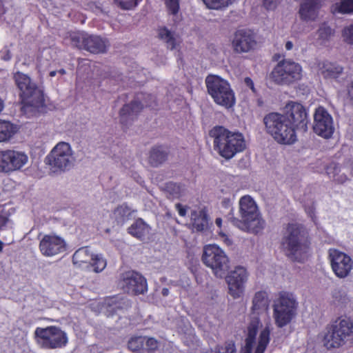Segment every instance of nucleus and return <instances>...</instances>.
<instances>
[{"label":"nucleus","instance_id":"f257e3e1","mask_svg":"<svg viewBox=\"0 0 353 353\" xmlns=\"http://www.w3.org/2000/svg\"><path fill=\"white\" fill-rule=\"evenodd\" d=\"M239 216L234 217L232 209L228 214V220L241 230L257 234L265 226V221L261 218L256 202L249 195L242 196L239 202Z\"/></svg>","mask_w":353,"mask_h":353},{"label":"nucleus","instance_id":"f03ea898","mask_svg":"<svg viewBox=\"0 0 353 353\" xmlns=\"http://www.w3.org/2000/svg\"><path fill=\"white\" fill-rule=\"evenodd\" d=\"M308 234L305 228L297 223H290L282 239L285 255L292 261L301 262L310 249Z\"/></svg>","mask_w":353,"mask_h":353},{"label":"nucleus","instance_id":"7ed1b4c3","mask_svg":"<svg viewBox=\"0 0 353 353\" xmlns=\"http://www.w3.org/2000/svg\"><path fill=\"white\" fill-rule=\"evenodd\" d=\"M209 134L214 139V150L226 159H232L245 149V140L243 134L239 132H231L223 126H215Z\"/></svg>","mask_w":353,"mask_h":353},{"label":"nucleus","instance_id":"20e7f679","mask_svg":"<svg viewBox=\"0 0 353 353\" xmlns=\"http://www.w3.org/2000/svg\"><path fill=\"white\" fill-rule=\"evenodd\" d=\"M14 80L21 98L23 112L28 115H35L44 106L43 94L27 74L17 72Z\"/></svg>","mask_w":353,"mask_h":353},{"label":"nucleus","instance_id":"39448f33","mask_svg":"<svg viewBox=\"0 0 353 353\" xmlns=\"http://www.w3.org/2000/svg\"><path fill=\"white\" fill-rule=\"evenodd\" d=\"M353 334V321L346 316L337 318L328 325L323 336L327 349L339 348L346 343Z\"/></svg>","mask_w":353,"mask_h":353},{"label":"nucleus","instance_id":"423d86ee","mask_svg":"<svg viewBox=\"0 0 353 353\" xmlns=\"http://www.w3.org/2000/svg\"><path fill=\"white\" fill-rule=\"evenodd\" d=\"M263 121L267 132L279 143L292 144L296 141V132L283 114L271 112Z\"/></svg>","mask_w":353,"mask_h":353},{"label":"nucleus","instance_id":"0eeeda50","mask_svg":"<svg viewBox=\"0 0 353 353\" xmlns=\"http://www.w3.org/2000/svg\"><path fill=\"white\" fill-rule=\"evenodd\" d=\"M299 303L294 294L288 292H281L274 301L273 318L279 327L288 325L296 316Z\"/></svg>","mask_w":353,"mask_h":353},{"label":"nucleus","instance_id":"6e6552de","mask_svg":"<svg viewBox=\"0 0 353 353\" xmlns=\"http://www.w3.org/2000/svg\"><path fill=\"white\" fill-rule=\"evenodd\" d=\"M76 161L74 152L70 143L59 142L46 158V163L52 172L61 173L70 170Z\"/></svg>","mask_w":353,"mask_h":353},{"label":"nucleus","instance_id":"1a4fd4ad","mask_svg":"<svg viewBox=\"0 0 353 353\" xmlns=\"http://www.w3.org/2000/svg\"><path fill=\"white\" fill-rule=\"evenodd\" d=\"M205 81L208 92L216 104L226 108L235 104L234 92L228 81L217 75L210 74Z\"/></svg>","mask_w":353,"mask_h":353},{"label":"nucleus","instance_id":"9d476101","mask_svg":"<svg viewBox=\"0 0 353 353\" xmlns=\"http://www.w3.org/2000/svg\"><path fill=\"white\" fill-rule=\"evenodd\" d=\"M302 66L291 59L280 61L270 73L271 80L280 85H288L301 79Z\"/></svg>","mask_w":353,"mask_h":353},{"label":"nucleus","instance_id":"9b49d317","mask_svg":"<svg viewBox=\"0 0 353 353\" xmlns=\"http://www.w3.org/2000/svg\"><path fill=\"white\" fill-rule=\"evenodd\" d=\"M202 261L217 278H223L230 268L228 256L215 244H209L203 248Z\"/></svg>","mask_w":353,"mask_h":353},{"label":"nucleus","instance_id":"f8f14e48","mask_svg":"<svg viewBox=\"0 0 353 353\" xmlns=\"http://www.w3.org/2000/svg\"><path fill=\"white\" fill-rule=\"evenodd\" d=\"M34 334L37 343L45 349L62 348L68 342L67 334L57 326L38 327Z\"/></svg>","mask_w":353,"mask_h":353},{"label":"nucleus","instance_id":"ddd939ff","mask_svg":"<svg viewBox=\"0 0 353 353\" xmlns=\"http://www.w3.org/2000/svg\"><path fill=\"white\" fill-rule=\"evenodd\" d=\"M71 43L78 48L84 49L94 54L103 53L108 48L106 39L97 35H90L85 32L72 34Z\"/></svg>","mask_w":353,"mask_h":353},{"label":"nucleus","instance_id":"4468645a","mask_svg":"<svg viewBox=\"0 0 353 353\" xmlns=\"http://www.w3.org/2000/svg\"><path fill=\"white\" fill-rule=\"evenodd\" d=\"M294 130L306 132L309 119L305 107L297 102L290 101L284 108V114Z\"/></svg>","mask_w":353,"mask_h":353},{"label":"nucleus","instance_id":"2eb2a0df","mask_svg":"<svg viewBox=\"0 0 353 353\" xmlns=\"http://www.w3.org/2000/svg\"><path fill=\"white\" fill-rule=\"evenodd\" d=\"M28 161L23 152L14 150H0V172L8 174L20 170Z\"/></svg>","mask_w":353,"mask_h":353},{"label":"nucleus","instance_id":"dca6fc26","mask_svg":"<svg viewBox=\"0 0 353 353\" xmlns=\"http://www.w3.org/2000/svg\"><path fill=\"white\" fill-rule=\"evenodd\" d=\"M329 259L335 275L341 279L347 277L353 268V261L350 256L336 249L329 250Z\"/></svg>","mask_w":353,"mask_h":353},{"label":"nucleus","instance_id":"f3484780","mask_svg":"<svg viewBox=\"0 0 353 353\" xmlns=\"http://www.w3.org/2000/svg\"><path fill=\"white\" fill-rule=\"evenodd\" d=\"M313 130L325 139L330 138L334 132L333 119L323 107H319L315 110Z\"/></svg>","mask_w":353,"mask_h":353},{"label":"nucleus","instance_id":"a211bd4d","mask_svg":"<svg viewBox=\"0 0 353 353\" xmlns=\"http://www.w3.org/2000/svg\"><path fill=\"white\" fill-rule=\"evenodd\" d=\"M120 285L125 292L133 295L143 294L148 290L146 279L134 271L124 272Z\"/></svg>","mask_w":353,"mask_h":353},{"label":"nucleus","instance_id":"6ab92c4d","mask_svg":"<svg viewBox=\"0 0 353 353\" xmlns=\"http://www.w3.org/2000/svg\"><path fill=\"white\" fill-rule=\"evenodd\" d=\"M224 277L228 285L230 294L234 299L239 298L243 294L244 285L248 278L247 270L243 266H236Z\"/></svg>","mask_w":353,"mask_h":353},{"label":"nucleus","instance_id":"aec40b11","mask_svg":"<svg viewBox=\"0 0 353 353\" xmlns=\"http://www.w3.org/2000/svg\"><path fill=\"white\" fill-rule=\"evenodd\" d=\"M257 42L254 34L250 30H239L232 39V48L237 54L248 53L255 49Z\"/></svg>","mask_w":353,"mask_h":353},{"label":"nucleus","instance_id":"412c9836","mask_svg":"<svg viewBox=\"0 0 353 353\" xmlns=\"http://www.w3.org/2000/svg\"><path fill=\"white\" fill-rule=\"evenodd\" d=\"M64 239L54 234H45L40 241L39 250L46 256H53L65 250Z\"/></svg>","mask_w":353,"mask_h":353},{"label":"nucleus","instance_id":"4be33fe9","mask_svg":"<svg viewBox=\"0 0 353 353\" xmlns=\"http://www.w3.org/2000/svg\"><path fill=\"white\" fill-rule=\"evenodd\" d=\"M317 74L325 79H337L343 71L341 65L328 61H319L316 64Z\"/></svg>","mask_w":353,"mask_h":353},{"label":"nucleus","instance_id":"5701e85b","mask_svg":"<svg viewBox=\"0 0 353 353\" xmlns=\"http://www.w3.org/2000/svg\"><path fill=\"white\" fill-rule=\"evenodd\" d=\"M322 0H304L301 4L299 14L304 21H314L316 19L321 6Z\"/></svg>","mask_w":353,"mask_h":353},{"label":"nucleus","instance_id":"b1692460","mask_svg":"<svg viewBox=\"0 0 353 353\" xmlns=\"http://www.w3.org/2000/svg\"><path fill=\"white\" fill-rule=\"evenodd\" d=\"M261 325L259 318L254 316L252 318L248 327V335L245 340V345L241 347L239 353H252L255 345L256 335L258 328Z\"/></svg>","mask_w":353,"mask_h":353},{"label":"nucleus","instance_id":"393cba45","mask_svg":"<svg viewBox=\"0 0 353 353\" xmlns=\"http://www.w3.org/2000/svg\"><path fill=\"white\" fill-rule=\"evenodd\" d=\"M143 105L137 100L123 106L119 112L120 121L123 124L128 125L142 110Z\"/></svg>","mask_w":353,"mask_h":353},{"label":"nucleus","instance_id":"a878e982","mask_svg":"<svg viewBox=\"0 0 353 353\" xmlns=\"http://www.w3.org/2000/svg\"><path fill=\"white\" fill-rule=\"evenodd\" d=\"M158 37L170 50L176 49L180 43V39L175 31L168 29L166 26L158 28Z\"/></svg>","mask_w":353,"mask_h":353},{"label":"nucleus","instance_id":"bb28decb","mask_svg":"<svg viewBox=\"0 0 353 353\" xmlns=\"http://www.w3.org/2000/svg\"><path fill=\"white\" fill-rule=\"evenodd\" d=\"M94 254L90 247L85 246L78 249L72 255V262L74 265L78 267H82L85 264L87 267L90 266V261Z\"/></svg>","mask_w":353,"mask_h":353},{"label":"nucleus","instance_id":"cd10ccee","mask_svg":"<svg viewBox=\"0 0 353 353\" xmlns=\"http://www.w3.org/2000/svg\"><path fill=\"white\" fill-rule=\"evenodd\" d=\"M132 236L143 240L150 234V227L143 219H138L128 229Z\"/></svg>","mask_w":353,"mask_h":353},{"label":"nucleus","instance_id":"c85d7f7f","mask_svg":"<svg viewBox=\"0 0 353 353\" xmlns=\"http://www.w3.org/2000/svg\"><path fill=\"white\" fill-rule=\"evenodd\" d=\"M193 229L198 232H203L208 228V216L205 211H193L191 213Z\"/></svg>","mask_w":353,"mask_h":353},{"label":"nucleus","instance_id":"c756f323","mask_svg":"<svg viewBox=\"0 0 353 353\" xmlns=\"http://www.w3.org/2000/svg\"><path fill=\"white\" fill-rule=\"evenodd\" d=\"M17 131V125L10 121H0V143L9 141Z\"/></svg>","mask_w":353,"mask_h":353},{"label":"nucleus","instance_id":"7c9ffc66","mask_svg":"<svg viewBox=\"0 0 353 353\" xmlns=\"http://www.w3.org/2000/svg\"><path fill=\"white\" fill-rule=\"evenodd\" d=\"M168 157V151L162 146L153 148L149 156V163L154 167H157L163 163Z\"/></svg>","mask_w":353,"mask_h":353},{"label":"nucleus","instance_id":"2f4dec72","mask_svg":"<svg viewBox=\"0 0 353 353\" xmlns=\"http://www.w3.org/2000/svg\"><path fill=\"white\" fill-rule=\"evenodd\" d=\"M268 305L269 299L266 292H256L252 299V310L259 314L260 310H267Z\"/></svg>","mask_w":353,"mask_h":353},{"label":"nucleus","instance_id":"473e14b6","mask_svg":"<svg viewBox=\"0 0 353 353\" xmlns=\"http://www.w3.org/2000/svg\"><path fill=\"white\" fill-rule=\"evenodd\" d=\"M165 190L168 196L171 199H179L185 193V187L181 183L169 182L165 184Z\"/></svg>","mask_w":353,"mask_h":353},{"label":"nucleus","instance_id":"72a5a7b5","mask_svg":"<svg viewBox=\"0 0 353 353\" xmlns=\"http://www.w3.org/2000/svg\"><path fill=\"white\" fill-rule=\"evenodd\" d=\"M131 209L125 204L117 207L113 212V216L115 219L117 225H122L131 215Z\"/></svg>","mask_w":353,"mask_h":353},{"label":"nucleus","instance_id":"f704fd0d","mask_svg":"<svg viewBox=\"0 0 353 353\" xmlns=\"http://www.w3.org/2000/svg\"><path fill=\"white\" fill-rule=\"evenodd\" d=\"M341 168L336 163H331L327 168V173L330 178L333 179L338 183H343L347 179L344 172L341 173Z\"/></svg>","mask_w":353,"mask_h":353},{"label":"nucleus","instance_id":"c9c22d12","mask_svg":"<svg viewBox=\"0 0 353 353\" xmlns=\"http://www.w3.org/2000/svg\"><path fill=\"white\" fill-rule=\"evenodd\" d=\"M334 13L352 14L353 13V0H341L336 3L332 6Z\"/></svg>","mask_w":353,"mask_h":353},{"label":"nucleus","instance_id":"e433bc0d","mask_svg":"<svg viewBox=\"0 0 353 353\" xmlns=\"http://www.w3.org/2000/svg\"><path fill=\"white\" fill-rule=\"evenodd\" d=\"M270 331L268 327H265L261 331L254 353H264L270 342Z\"/></svg>","mask_w":353,"mask_h":353},{"label":"nucleus","instance_id":"4c0bfd02","mask_svg":"<svg viewBox=\"0 0 353 353\" xmlns=\"http://www.w3.org/2000/svg\"><path fill=\"white\" fill-rule=\"evenodd\" d=\"M107 262L105 259L101 254H96L93 255V257L90 261V266L94 268L95 272H102L106 267Z\"/></svg>","mask_w":353,"mask_h":353},{"label":"nucleus","instance_id":"58836bf2","mask_svg":"<svg viewBox=\"0 0 353 353\" xmlns=\"http://www.w3.org/2000/svg\"><path fill=\"white\" fill-rule=\"evenodd\" d=\"M210 9L220 10L231 5L234 0H203Z\"/></svg>","mask_w":353,"mask_h":353},{"label":"nucleus","instance_id":"ea45409f","mask_svg":"<svg viewBox=\"0 0 353 353\" xmlns=\"http://www.w3.org/2000/svg\"><path fill=\"white\" fill-rule=\"evenodd\" d=\"M211 353H236V348L234 341L225 342L222 345H218Z\"/></svg>","mask_w":353,"mask_h":353},{"label":"nucleus","instance_id":"a19ab883","mask_svg":"<svg viewBox=\"0 0 353 353\" xmlns=\"http://www.w3.org/2000/svg\"><path fill=\"white\" fill-rule=\"evenodd\" d=\"M145 336H137L131 338L128 343L129 350L137 352L143 350Z\"/></svg>","mask_w":353,"mask_h":353},{"label":"nucleus","instance_id":"79ce46f5","mask_svg":"<svg viewBox=\"0 0 353 353\" xmlns=\"http://www.w3.org/2000/svg\"><path fill=\"white\" fill-rule=\"evenodd\" d=\"M144 341L143 350L148 352H153L159 347V342L154 338L145 336Z\"/></svg>","mask_w":353,"mask_h":353},{"label":"nucleus","instance_id":"37998d69","mask_svg":"<svg viewBox=\"0 0 353 353\" xmlns=\"http://www.w3.org/2000/svg\"><path fill=\"white\" fill-rule=\"evenodd\" d=\"M168 13L176 16L179 11V0H163Z\"/></svg>","mask_w":353,"mask_h":353},{"label":"nucleus","instance_id":"c03bdc74","mask_svg":"<svg viewBox=\"0 0 353 353\" xmlns=\"http://www.w3.org/2000/svg\"><path fill=\"white\" fill-rule=\"evenodd\" d=\"M319 37L325 41L327 40L329 37L332 34V30L330 27L325 24H323L318 30Z\"/></svg>","mask_w":353,"mask_h":353},{"label":"nucleus","instance_id":"a18cd8bd","mask_svg":"<svg viewBox=\"0 0 353 353\" xmlns=\"http://www.w3.org/2000/svg\"><path fill=\"white\" fill-rule=\"evenodd\" d=\"M343 37L347 43L353 44V23L343 30Z\"/></svg>","mask_w":353,"mask_h":353},{"label":"nucleus","instance_id":"49530a36","mask_svg":"<svg viewBox=\"0 0 353 353\" xmlns=\"http://www.w3.org/2000/svg\"><path fill=\"white\" fill-rule=\"evenodd\" d=\"M305 210L308 216L312 219L313 221H315V215L314 211L315 208L314 206V203H311L309 205H305Z\"/></svg>","mask_w":353,"mask_h":353},{"label":"nucleus","instance_id":"de8ad7c7","mask_svg":"<svg viewBox=\"0 0 353 353\" xmlns=\"http://www.w3.org/2000/svg\"><path fill=\"white\" fill-rule=\"evenodd\" d=\"M279 0H263V5L268 10H273L278 5Z\"/></svg>","mask_w":353,"mask_h":353},{"label":"nucleus","instance_id":"09e8293b","mask_svg":"<svg viewBox=\"0 0 353 353\" xmlns=\"http://www.w3.org/2000/svg\"><path fill=\"white\" fill-rule=\"evenodd\" d=\"M175 208L181 216H185L186 215L188 209L186 206H183L181 203H176L175 205Z\"/></svg>","mask_w":353,"mask_h":353},{"label":"nucleus","instance_id":"8fccbe9b","mask_svg":"<svg viewBox=\"0 0 353 353\" xmlns=\"http://www.w3.org/2000/svg\"><path fill=\"white\" fill-rule=\"evenodd\" d=\"M245 85L249 87L253 92H255V88L252 80L250 77H246L244 79Z\"/></svg>","mask_w":353,"mask_h":353},{"label":"nucleus","instance_id":"3c124183","mask_svg":"<svg viewBox=\"0 0 353 353\" xmlns=\"http://www.w3.org/2000/svg\"><path fill=\"white\" fill-rule=\"evenodd\" d=\"M8 221V219L0 214V230H3Z\"/></svg>","mask_w":353,"mask_h":353},{"label":"nucleus","instance_id":"603ef678","mask_svg":"<svg viewBox=\"0 0 353 353\" xmlns=\"http://www.w3.org/2000/svg\"><path fill=\"white\" fill-rule=\"evenodd\" d=\"M348 95L353 102V81L351 83L349 88H348Z\"/></svg>","mask_w":353,"mask_h":353},{"label":"nucleus","instance_id":"864d4df0","mask_svg":"<svg viewBox=\"0 0 353 353\" xmlns=\"http://www.w3.org/2000/svg\"><path fill=\"white\" fill-rule=\"evenodd\" d=\"M293 43L290 41H288L285 43V48L286 50H291L293 48Z\"/></svg>","mask_w":353,"mask_h":353},{"label":"nucleus","instance_id":"5fc2aeb1","mask_svg":"<svg viewBox=\"0 0 353 353\" xmlns=\"http://www.w3.org/2000/svg\"><path fill=\"white\" fill-rule=\"evenodd\" d=\"M11 58H12V54H11L9 50H7L6 54L3 56V60L9 61L11 59Z\"/></svg>","mask_w":353,"mask_h":353},{"label":"nucleus","instance_id":"6e6d98bb","mask_svg":"<svg viewBox=\"0 0 353 353\" xmlns=\"http://www.w3.org/2000/svg\"><path fill=\"white\" fill-rule=\"evenodd\" d=\"M215 223L218 227L221 228L222 225V219L221 218H216L215 220Z\"/></svg>","mask_w":353,"mask_h":353},{"label":"nucleus","instance_id":"4d7b16f0","mask_svg":"<svg viewBox=\"0 0 353 353\" xmlns=\"http://www.w3.org/2000/svg\"><path fill=\"white\" fill-rule=\"evenodd\" d=\"M161 293L164 296H166L169 294V290L168 288H163Z\"/></svg>","mask_w":353,"mask_h":353},{"label":"nucleus","instance_id":"13d9d810","mask_svg":"<svg viewBox=\"0 0 353 353\" xmlns=\"http://www.w3.org/2000/svg\"><path fill=\"white\" fill-rule=\"evenodd\" d=\"M57 73L60 76H62L65 74V70L64 69H60V70H57Z\"/></svg>","mask_w":353,"mask_h":353},{"label":"nucleus","instance_id":"bf43d9fd","mask_svg":"<svg viewBox=\"0 0 353 353\" xmlns=\"http://www.w3.org/2000/svg\"><path fill=\"white\" fill-rule=\"evenodd\" d=\"M57 74H58V73H57V70H52V71H51V72H50V74H50V76L51 77H55Z\"/></svg>","mask_w":353,"mask_h":353},{"label":"nucleus","instance_id":"052dcab7","mask_svg":"<svg viewBox=\"0 0 353 353\" xmlns=\"http://www.w3.org/2000/svg\"><path fill=\"white\" fill-rule=\"evenodd\" d=\"M3 248V243L0 240V252H2Z\"/></svg>","mask_w":353,"mask_h":353},{"label":"nucleus","instance_id":"680f3d73","mask_svg":"<svg viewBox=\"0 0 353 353\" xmlns=\"http://www.w3.org/2000/svg\"><path fill=\"white\" fill-rule=\"evenodd\" d=\"M145 105H147V106H152V102H147V101H145Z\"/></svg>","mask_w":353,"mask_h":353},{"label":"nucleus","instance_id":"e2e57ef3","mask_svg":"<svg viewBox=\"0 0 353 353\" xmlns=\"http://www.w3.org/2000/svg\"><path fill=\"white\" fill-rule=\"evenodd\" d=\"M148 97H150L151 99H152V101L154 102V97L152 96V95H148Z\"/></svg>","mask_w":353,"mask_h":353},{"label":"nucleus","instance_id":"0e129e2a","mask_svg":"<svg viewBox=\"0 0 353 353\" xmlns=\"http://www.w3.org/2000/svg\"><path fill=\"white\" fill-rule=\"evenodd\" d=\"M351 172H352V174L353 175V168H352Z\"/></svg>","mask_w":353,"mask_h":353}]
</instances>
